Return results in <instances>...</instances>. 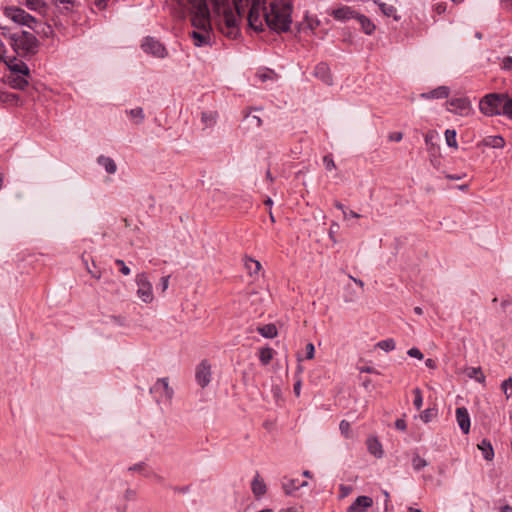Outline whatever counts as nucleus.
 <instances>
[{
    "instance_id": "nucleus-1",
    "label": "nucleus",
    "mask_w": 512,
    "mask_h": 512,
    "mask_svg": "<svg viewBox=\"0 0 512 512\" xmlns=\"http://www.w3.org/2000/svg\"><path fill=\"white\" fill-rule=\"evenodd\" d=\"M236 14L226 10L218 23L219 31L230 39L239 33L238 18L248 8V24L255 31H263L264 24L277 32H287L292 23V5L290 0H233Z\"/></svg>"
},
{
    "instance_id": "nucleus-2",
    "label": "nucleus",
    "mask_w": 512,
    "mask_h": 512,
    "mask_svg": "<svg viewBox=\"0 0 512 512\" xmlns=\"http://www.w3.org/2000/svg\"><path fill=\"white\" fill-rule=\"evenodd\" d=\"M479 110L487 117L504 116L512 121V98L506 93H489L479 101Z\"/></svg>"
},
{
    "instance_id": "nucleus-3",
    "label": "nucleus",
    "mask_w": 512,
    "mask_h": 512,
    "mask_svg": "<svg viewBox=\"0 0 512 512\" xmlns=\"http://www.w3.org/2000/svg\"><path fill=\"white\" fill-rule=\"evenodd\" d=\"M8 40L18 55H34L38 51L39 41L34 34L28 31L22 30L15 34H9Z\"/></svg>"
},
{
    "instance_id": "nucleus-4",
    "label": "nucleus",
    "mask_w": 512,
    "mask_h": 512,
    "mask_svg": "<svg viewBox=\"0 0 512 512\" xmlns=\"http://www.w3.org/2000/svg\"><path fill=\"white\" fill-rule=\"evenodd\" d=\"M191 14V24L195 30H211L210 11L205 0H195Z\"/></svg>"
},
{
    "instance_id": "nucleus-5",
    "label": "nucleus",
    "mask_w": 512,
    "mask_h": 512,
    "mask_svg": "<svg viewBox=\"0 0 512 512\" xmlns=\"http://www.w3.org/2000/svg\"><path fill=\"white\" fill-rule=\"evenodd\" d=\"M141 48L145 53L157 58H165L168 54L165 46L159 40L151 36H147L143 39Z\"/></svg>"
},
{
    "instance_id": "nucleus-6",
    "label": "nucleus",
    "mask_w": 512,
    "mask_h": 512,
    "mask_svg": "<svg viewBox=\"0 0 512 512\" xmlns=\"http://www.w3.org/2000/svg\"><path fill=\"white\" fill-rule=\"evenodd\" d=\"M136 284L138 286L137 295L145 303L153 300L152 284L150 283L146 273L142 272L136 276Z\"/></svg>"
},
{
    "instance_id": "nucleus-7",
    "label": "nucleus",
    "mask_w": 512,
    "mask_h": 512,
    "mask_svg": "<svg viewBox=\"0 0 512 512\" xmlns=\"http://www.w3.org/2000/svg\"><path fill=\"white\" fill-rule=\"evenodd\" d=\"M5 14L15 23L27 26L29 28H33V23H36V19L21 8H6Z\"/></svg>"
},
{
    "instance_id": "nucleus-8",
    "label": "nucleus",
    "mask_w": 512,
    "mask_h": 512,
    "mask_svg": "<svg viewBox=\"0 0 512 512\" xmlns=\"http://www.w3.org/2000/svg\"><path fill=\"white\" fill-rule=\"evenodd\" d=\"M211 365L207 360H202L196 367L195 380L197 384L205 388L211 381Z\"/></svg>"
},
{
    "instance_id": "nucleus-9",
    "label": "nucleus",
    "mask_w": 512,
    "mask_h": 512,
    "mask_svg": "<svg viewBox=\"0 0 512 512\" xmlns=\"http://www.w3.org/2000/svg\"><path fill=\"white\" fill-rule=\"evenodd\" d=\"M448 111L465 114L470 109V101L467 98H454L447 101Z\"/></svg>"
},
{
    "instance_id": "nucleus-10",
    "label": "nucleus",
    "mask_w": 512,
    "mask_h": 512,
    "mask_svg": "<svg viewBox=\"0 0 512 512\" xmlns=\"http://www.w3.org/2000/svg\"><path fill=\"white\" fill-rule=\"evenodd\" d=\"M358 12L353 10L351 7L348 6H341L337 9H333L330 13V15L338 20V21H347L350 19H355Z\"/></svg>"
},
{
    "instance_id": "nucleus-11",
    "label": "nucleus",
    "mask_w": 512,
    "mask_h": 512,
    "mask_svg": "<svg viewBox=\"0 0 512 512\" xmlns=\"http://www.w3.org/2000/svg\"><path fill=\"white\" fill-rule=\"evenodd\" d=\"M373 505V500L368 496H358L348 507L347 512H366Z\"/></svg>"
},
{
    "instance_id": "nucleus-12",
    "label": "nucleus",
    "mask_w": 512,
    "mask_h": 512,
    "mask_svg": "<svg viewBox=\"0 0 512 512\" xmlns=\"http://www.w3.org/2000/svg\"><path fill=\"white\" fill-rule=\"evenodd\" d=\"M456 420L463 434H468L470 431V416L465 407L456 409Z\"/></svg>"
},
{
    "instance_id": "nucleus-13",
    "label": "nucleus",
    "mask_w": 512,
    "mask_h": 512,
    "mask_svg": "<svg viewBox=\"0 0 512 512\" xmlns=\"http://www.w3.org/2000/svg\"><path fill=\"white\" fill-rule=\"evenodd\" d=\"M211 30H193L189 33L196 47H202L210 44Z\"/></svg>"
},
{
    "instance_id": "nucleus-14",
    "label": "nucleus",
    "mask_w": 512,
    "mask_h": 512,
    "mask_svg": "<svg viewBox=\"0 0 512 512\" xmlns=\"http://www.w3.org/2000/svg\"><path fill=\"white\" fill-rule=\"evenodd\" d=\"M314 75L315 77L319 78L322 82H324L327 85L332 84V76L330 73V68L328 64L321 62L316 65L314 69Z\"/></svg>"
},
{
    "instance_id": "nucleus-15",
    "label": "nucleus",
    "mask_w": 512,
    "mask_h": 512,
    "mask_svg": "<svg viewBox=\"0 0 512 512\" xmlns=\"http://www.w3.org/2000/svg\"><path fill=\"white\" fill-rule=\"evenodd\" d=\"M478 147H491L494 149H502L505 146V139L500 135H490L485 137L477 144Z\"/></svg>"
},
{
    "instance_id": "nucleus-16",
    "label": "nucleus",
    "mask_w": 512,
    "mask_h": 512,
    "mask_svg": "<svg viewBox=\"0 0 512 512\" xmlns=\"http://www.w3.org/2000/svg\"><path fill=\"white\" fill-rule=\"evenodd\" d=\"M162 391L167 399H171L173 396V389L169 387L168 378H159L154 386L150 389V392Z\"/></svg>"
},
{
    "instance_id": "nucleus-17",
    "label": "nucleus",
    "mask_w": 512,
    "mask_h": 512,
    "mask_svg": "<svg viewBox=\"0 0 512 512\" xmlns=\"http://www.w3.org/2000/svg\"><path fill=\"white\" fill-rule=\"evenodd\" d=\"M449 92L447 86H439L429 92L422 93L421 97L425 99H444L448 97Z\"/></svg>"
},
{
    "instance_id": "nucleus-18",
    "label": "nucleus",
    "mask_w": 512,
    "mask_h": 512,
    "mask_svg": "<svg viewBox=\"0 0 512 512\" xmlns=\"http://www.w3.org/2000/svg\"><path fill=\"white\" fill-rule=\"evenodd\" d=\"M366 444L370 454L376 458H381L383 456L382 444L377 437H369L366 441Z\"/></svg>"
},
{
    "instance_id": "nucleus-19",
    "label": "nucleus",
    "mask_w": 512,
    "mask_h": 512,
    "mask_svg": "<svg viewBox=\"0 0 512 512\" xmlns=\"http://www.w3.org/2000/svg\"><path fill=\"white\" fill-rule=\"evenodd\" d=\"M308 483L306 481L300 482L298 479H288L282 483V488L284 489L287 495H291L295 491L299 490L301 487L306 486Z\"/></svg>"
},
{
    "instance_id": "nucleus-20",
    "label": "nucleus",
    "mask_w": 512,
    "mask_h": 512,
    "mask_svg": "<svg viewBox=\"0 0 512 512\" xmlns=\"http://www.w3.org/2000/svg\"><path fill=\"white\" fill-rule=\"evenodd\" d=\"M266 484L260 478L259 474L253 478L251 483V490L256 498L262 497L266 493Z\"/></svg>"
},
{
    "instance_id": "nucleus-21",
    "label": "nucleus",
    "mask_w": 512,
    "mask_h": 512,
    "mask_svg": "<svg viewBox=\"0 0 512 512\" xmlns=\"http://www.w3.org/2000/svg\"><path fill=\"white\" fill-rule=\"evenodd\" d=\"M97 163L100 166H102L108 174H115L117 171V165H116L115 161L108 156H104V155L98 156Z\"/></svg>"
},
{
    "instance_id": "nucleus-22",
    "label": "nucleus",
    "mask_w": 512,
    "mask_h": 512,
    "mask_svg": "<svg viewBox=\"0 0 512 512\" xmlns=\"http://www.w3.org/2000/svg\"><path fill=\"white\" fill-rule=\"evenodd\" d=\"M355 19L358 21L362 31L365 34L371 35L374 32L376 27L368 17L358 13Z\"/></svg>"
},
{
    "instance_id": "nucleus-23",
    "label": "nucleus",
    "mask_w": 512,
    "mask_h": 512,
    "mask_svg": "<svg viewBox=\"0 0 512 512\" xmlns=\"http://www.w3.org/2000/svg\"><path fill=\"white\" fill-rule=\"evenodd\" d=\"M258 333L267 339H273L278 335V330L275 324L269 323L262 326L257 327Z\"/></svg>"
},
{
    "instance_id": "nucleus-24",
    "label": "nucleus",
    "mask_w": 512,
    "mask_h": 512,
    "mask_svg": "<svg viewBox=\"0 0 512 512\" xmlns=\"http://www.w3.org/2000/svg\"><path fill=\"white\" fill-rule=\"evenodd\" d=\"M478 448L479 450L482 452V456L485 460L487 461H491L494 457V450H493V447L491 445V442L487 439H483L479 444H478Z\"/></svg>"
},
{
    "instance_id": "nucleus-25",
    "label": "nucleus",
    "mask_w": 512,
    "mask_h": 512,
    "mask_svg": "<svg viewBox=\"0 0 512 512\" xmlns=\"http://www.w3.org/2000/svg\"><path fill=\"white\" fill-rule=\"evenodd\" d=\"M8 67L11 72L21 74L23 76H28L30 73L29 67L23 61H19L17 63L8 64Z\"/></svg>"
},
{
    "instance_id": "nucleus-26",
    "label": "nucleus",
    "mask_w": 512,
    "mask_h": 512,
    "mask_svg": "<svg viewBox=\"0 0 512 512\" xmlns=\"http://www.w3.org/2000/svg\"><path fill=\"white\" fill-rule=\"evenodd\" d=\"M274 356V350L270 347L261 348L259 351V360L262 365H268Z\"/></svg>"
},
{
    "instance_id": "nucleus-27",
    "label": "nucleus",
    "mask_w": 512,
    "mask_h": 512,
    "mask_svg": "<svg viewBox=\"0 0 512 512\" xmlns=\"http://www.w3.org/2000/svg\"><path fill=\"white\" fill-rule=\"evenodd\" d=\"M12 87L13 88H16V89H19V90H24L27 86H28V80L26 79V76H23L21 74L17 75L16 77H14L12 79Z\"/></svg>"
},
{
    "instance_id": "nucleus-28",
    "label": "nucleus",
    "mask_w": 512,
    "mask_h": 512,
    "mask_svg": "<svg viewBox=\"0 0 512 512\" xmlns=\"http://www.w3.org/2000/svg\"><path fill=\"white\" fill-rule=\"evenodd\" d=\"M245 267L248 270L249 274L253 275L259 272L261 264L259 261L249 258L245 261Z\"/></svg>"
},
{
    "instance_id": "nucleus-29",
    "label": "nucleus",
    "mask_w": 512,
    "mask_h": 512,
    "mask_svg": "<svg viewBox=\"0 0 512 512\" xmlns=\"http://www.w3.org/2000/svg\"><path fill=\"white\" fill-rule=\"evenodd\" d=\"M128 471L138 472L145 477H149L151 474L147 470V465L145 462L136 463L128 468Z\"/></svg>"
},
{
    "instance_id": "nucleus-30",
    "label": "nucleus",
    "mask_w": 512,
    "mask_h": 512,
    "mask_svg": "<svg viewBox=\"0 0 512 512\" xmlns=\"http://www.w3.org/2000/svg\"><path fill=\"white\" fill-rule=\"evenodd\" d=\"M456 131L455 130H451V129H447L445 131V140H446V144L449 146V147H452V148H457V140H456Z\"/></svg>"
},
{
    "instance_id": "nucleus-31",
    "label": "nucleus",
    "mask_w": 512,
    "mask_h": 512,
    "mask_svg": "<svg viewBox=\"0 0 512 512\" xmlns=\"http://www.w3.org/2000/svg\"><path fill=\"white\" fill-rule=\"evenodd\" d=\"M437 415V410L434 408H427L420 414V419L424 423H429Z\"/></svg>"
},
{
    "instance_id": "nucleus-32",
    "label": "nucleus",
    "mask_w": 512,
    "mask_h": 512,
    "mask_svg": "<svg viewBox=\"0 0 512 512\" xmlns=\"http://www.w3.org/2000/svg\"><path fill=\"white\" fill-rule=\"evenodd\" d=\"M377 347H379L380 349H382L386 352H390L395 349L396 344L393 339L389 338V339L379 341L377 343Z\"/></svg>"
},
{
    "instance_id": "nucleus-33",
    "label": "nucleus",
    "mask_w": 512,
    "mask_h": 512,
    "mask_svg": "<svg viewBox=\"0 0 512 512\" xmlns=\"http://www.w3.org/2000/svg\"><path fill=\"white\" fill-rule=\"evenodd\" d=\"M428 465L427 461L420 457L419 455H415L412 458V467L415 471H420L424 467Z\"/></svg>"
},
{
    "instance_id": "nucleus-34",
    "label": "nucleus",
    "mask_w": 512,
    "mask_h": 512,
    "mask_svg": "<svg viewBox=\"0 0 512 512\" xmlns=\"http://www.w3.org/2000/svg\"><path fill=\"white\" fill-rule=\"evenodd\" d=\"M413 394H414L413 405L417 410H420L423 405L422 391L420 390V388L417 387V388L413 389Z\"/></svg>"
},
{
    "instance_id": "nucleus-35",
    "label": "nucleus",
    "mask_w": 512,
    "mask_h": 512,
    "mask_svg": "<svg viewBox=\"0 0 512 512\" xmlns=\"http://www.w3.org/2000/svg\"><path fill=\"white\" fill-rule=\"evenodd\" d=\"M201 120L205 126H213L216 123V114L212 112H203Z\"/></svg>"
},
{
    "instance_id": "nucleus-36",
    "label": "nucleus",
    "mask_w": 512,
    "mask_h": 512,
    "mask_svg": "<svg viewBox=\"0 0 512 512\" xmlns=\"http://www.w3.org/2000/svg\"><path fill=\"white\" fill-rule=\"evenodd\" d=\"M128 113L131 118L137 119V123H142L145 118L144 111L141 107L131 109Z\"/></svg>"
},
{
    "instance_id": "nucleus-37",
    "label": "nucleus",
    "mask_w": 512,
    "mask_h": 512,
    "mask_svg": "<svg viewBox=\"0 0 512 512\" xmlns=\"http://www.w3.org/2000/svg\"><path fill=\"white\" fill-rule=\"evenodd\" d=\"M26 6L31 10H40L45 7L43 0H25Z\"/></svg>"
},
{
    "instance_id": "nucleus-38",
    "label": "nucleus",
    "mask_w": 512,
    "mask_h": 512,
    "mask_svg": "<svg viewBox=\"0 0 512 512\" xmlns=\"http://www.w3.org/2000/svg\"><path fill=\"white\" fill-rule=\"evenodd\" d=\"M339 429H340V432L341 434L345 437V438H350V430H351V426H350V423L346 420H342L339 424Z\"/></svg>"
},
{
    "instance_id": "nucleus-39",
    "label": "nucleus",
    "mask_w": 512,
    "mask_h": 512,
    "mask_svg": "<svg viewBox=\"0 0 512 512\" xmlns=\"http://www.w3.org/2000/svg\"><path fill=\"white\" fill-rule=\"evenodd\" d=\"M379 7H380L381 11L386 16H394V13L396 12L395 7H393L392 5H387L385 3H379Z\"/></svg>"
},
{
    "instance_id": "nucleus-40",
    "label": "nucleus",
    "mask_w": 512,
    "mask_h": 512,
    "mask_svg": "<svg viewBox=\"0 0 512 512\" xmlns=\"http://www.w3.org/2000/svg\"><path fill=\"white\" fill-rule=\"evenodd\" d=\"M63 5L64 10L70 11L71 7L78 6L79 2L78 0H58V6Z\"/></svg>"
},
{
    "instance_id": "nucleus-41",
    "label": "nucleus",
    "mask_w": 512,
    "mask_h": 512,
    "mask_svg": "<svg viewBox=\"0 0 512 512\" xmlns=\"http://www.w3.org/2000/svg\"><path fill=\"white\" fill-rule=\"evenodd\" d=\"M339 224L337 222H332L331 225H330V228H329V238L334 242L336 243V238H335V234L338 232L339 230Z\"/></svg>"
},
{
    "instance_id": "nucleus-42",
    "label": "nucleus",
    "mask_w": 512,
    "mask_h": 512,
    "mask_svg": "<svg viewBox=\"0 0 512 512\" xmlns=\"http://www.w3.org/2000/svg\"><path fill=\"white\" fill-rule=\"evenodd\" d=\"M323 164L327 170H332L336 167L331 155H325L323 157Z\"/></svg>"
},
{
    "instance_id": "nucleus-43",
    "label": "nucleus",
    "mask_w": 512,
    "mask_h": 512,
    "mask_svg": "<svg viewBox=\"0 0 512 512\" xmlns=\"http://www.w3.org/2000/svg\"><path fill=\"white\" fill-rule=\"evenodd\" d=\"M115 264L117 266H119L120 268V272L123 274V275H129L130 274V268L128 266H126L125 262L121 259H116L115 260Z\"/></svg>"
},
{
    "instance_id": "nucleus-44",
    "label": "nucleus",
    "mask_w": 512,
    "mask_h": 512,
    "mask_svg": "<svg viewBox=\"0 0 512 512\" xmlns=\"http://www.w3.org/2000/svg\"><path fill=\"white\" fill-rule=\"evenodd\" d=\"M501 68L503 70H507V71L512 70V57L511 56H506L502 59Z\"/></svg>"
},
{
    "instance_id": "nucleus-45",
    "label": "nucleus",
    "mask_w": 512,
    "mask_h": 512,
    "mask_svg": "<svg viewBox=\"0 0 512 512\" xmlns=\"http://www.w3.org/2000/svg\"><path fill=\"white\" fill-rule=\"evenodd\" d=\"M501 387H502L504 393L506 394V397L509 398L510 395L508 394V390H510L512 393V378H508V379L504 380Z\"/></svg>"
},
{
    "instance_id": "nucleus-46",
    "label": "nucleus",
    "mask_w": 512,
    "mask_h": 512,
    "mask_svg": "<svg viewBox=\"0 0 512 512\" xmlns=\"http://www.w3.org/2000/svg\"><path fill=\"white\" fill-rule=\"evenodd\" d=\"M469 376L475 377L479 382L484 381L485 378L480 368H472L471 373H469Z\"/></svg>"
},
{
    "instance_id": "nucleus-47",
    "label": "nucleus",
    "mask_w": 512,
    "mask_h": 512,
    "mask_svg": "<svg viewBox=\"0 0 512 512\" xmlns=\"http://www.w3.org/2000/svg\"><path fill=\"white\" fill-rule=\"evenodd\" d=\"M407 354L410 357L417 358L419 360H422L424 357L423 353L418 348H415V347L409 349Z\"/></svg>"
},
{
    "instance_id": "nucleus-48",
    "label": "nucleus",
    "mask_w": 512,
    "mask_h": 512,
    "mask_svg": "<svg viewBox=\"0 0 512 512\" xmlns=\"http://www.w3.org/2000/svg\"><path fill=\"white\" fill-rule=\"evenodd\" d=\"M169 279H170V276H163L161 279H160V283H159V288L161 289V292L164 293L168 286H169Z\"/></svg>"
},
{
    "instance_id": "nucleus-49",
    "label": "nucleus",
    "mask_w": 512,
    "mask_h": 512,
    "mask_svg": "<svg viewBox=\"0 0 512 512\" xmlns=\"http://www.w3.org/2000/svg\"><path fill=\"white\" fill-rule=\"evenodd\" d=\"M305 350H306V358L307 359H312L314 357V354H315V347L312 343H308L305 347Z\"/></svg>"
},
{
    "instance_id": "nucleus-50",
    "label": "nucleus",
    "mask_w": 512,
    "mask_h": 512,
    "mask_svg": "<svg viewBox=\"0 0 512 512\" xmlns=\"http://www.w3.org/2000/svg\"><path fill=\"white\" fill-rule=\"evenodd\" d=\"M447 10V5L446 3L444 2H440V3H437L435 6H434V11L437 13V14H443L445 13Z\"/></svg>"
},
{
    "instance_id": "nucleus-51",
    "label": "nucleus",
    "mask_w": 512,
    "mask_h": 512,
    "mask_svg": "<svg viewBox=\"0 0 512 512\" xmlns=\"http://www.w3.org/2000/svg\"><path fill=\"white\" fill-rule=\"evenodd\" d=\"M402 138H403L402 132H393V133H390L388 136V139L393 142H400L402 140Z\"/></svg>"
},
{
    "instance_id": "nucleus-52",
    "label": "nucleus",
    "mask_w": 512,
    "mask_h": 512,
    "mask_svg": "<svg viewBox=\"0 0 512 512\" xmlns=\"http://www.w3.org/2000/svg\"><path fill=\"white\" fill-rule=\"evenodd\" d=\"M395 427L398 430L405 431L407 428V424L404 419L400 418L395 421Z\"/></svg>"
},
{
    "instance_id": "nucleus-53",
    "label": "nucleus",
    "mask_w": 512,
    "mask_h": 512,
    "mask_svg": "<svg viewBox=\"0 0 512 512\" xmlns=\"http://www.w3.org/2000/svg\"><path fill=\"white\" fill-rule=\"evenodd\" d=\"M334 206L337 209L341 210L344 218L347 219V209L345 208V206L342 203H340L339 201H335Z\"/></svg>"
},
{
    "instance_id": "nucleus-54",
    "label": "nucleus",
    "mask_w": 512,
    "mask_h": 512,
    "mask_svg": "<svg viewBox=\"0 0 512 512\" xmlns=\"http://www.w3.org/2000/svg\"><path fill=\"white\" fill-rule=\"evenodd\" d=\"M433 139H434V132L429 131L428 133H426V135H425V143L427 145H429V144L432 145L433 144Z\"/></svg>"
},
{
    "instance_id": "nucleus-55",
    "label": "nucleus",
    "mask_w": 512,
    "mask_h": 512,
    "mask_svg": "<svg viewBox=\"0 0 512 512\" xmlns=\"http://www.w3.org/2000/svg\"><path fill=\"white\" fill-rule=\"evenodd\" d=\"M360 372L361 373H378L373 367L371 366H363V367H360Z\"/></svg>"
},
{
    "instance_id": "nucleus-56",
    "label": "nucleus",
    "mask_w": 512,
    "mask_h": 512,
    "mask_svg": "<svg viewBox=\"0 0 512 512\" xmlns=\"http://www.w3.org/2000/svg\"><path fill=\"white\" fill-rule=\"evenodd\" d=\"M136 496V492L134 490H131V489H127L126 492H125V498L127 500H133Z\"/></svg>"
},
{
    "instance_id": "nucleus-57",
    "label": "nucleus",
    "mask_w": 512,
    "mask_h": 512,
    "mask_svg": "<svg viewBox=\"0 0 512 512\" xmlns=\"http://www.w3.org/2000/svg\"><path fill=\"white\" fill-rule=\"evenodd\" d=\"M425 365H426V367H428L430 369H435L436 368V362L433 359H430V358L426 359Z\"/></svg>"
},
{
    "instance_id": "nucleus-58",
    "label": "nucleus",
    "mask_w": 512,
    "mask_h": 512,
    "mask_svg": "<svg viewBox=\"0 0 512 512\" xmlns=\"http://www.w3.org/2000/svg\"><path fill=\"white\" fill-rule=\"evenodd\" d=\"M294 393L299 396L301 391V381H297L293 386Z\"/></svg>"
},
{
    "instance_id": "nucleus-59",
    "label": "nucleus",
    "mask_w": 512,
    "mask_h": 512,
    "mask_svg": "<svg viewBox=\"0 0 512 512\" xmlns=\"http://www.w3.org/2000/svg\"><path fill=\"white\" fill-rule=\"evenodd\" d=\"M174 491L175 492H178V493H186L189 491V486H184V487H175L174 488Z\"/></svg>"
},
{
    "instance_id": "nucleus-60",
    "label": "nucleus",
    "mask_w": 512,
    "mask_h": 512,
    "mask_svg": "<svg viewBox=\"0 0 512 512\" xmlns=\"http://www.w3.org/2000/svg\"><path fill=\"white\" fill-rule=\"evenodd\" d=\"M349 217H352V218H360V214L354 212L353 210H347V218Z\"/></svg>"
},
{
    "instance_id": "nucleus-61",
    "label": "nucleus",
    "mask_w": 512,
    "mask_h": 512,
    "mask_svg": "<svg viewBox=\"0 0 512 512\" xmlns=\"http://www.w3.org/2000/svg\"><path fill=\"white\" fill-rule=\"evenodd\" d=\"M501 512H512V506L510 505H503L500 507Z\"/></svg>"
},
{
    "instance_id": "nucleus-62",
    "label": "nucleus",
    "mask_w": 512,
    "mask_h": 512,
    "mask_svg": "<svg viewBox=\"0 0 512 512\" xmlns=\"http://www.w3.org/2000/svg\"><path fill=\"white\" fill-rule=\"evenodd\" d=\"M95 3L98 7L103 8L106 5V0H95Z\"/></svg>"
},
{
    "instance_id": "nucleus-63",
    "label": "nucleus",
    "mask_w": 512,
    "mask_h": 512,
    "mask_svg": "<svg viewBox=\"0 0 512 512\" xmlns=\"http://www.w3.org/2000/svg\"><path fill=\"white\" fill-rule=\"evenodd\" d=\"M446 178H447V179H450V180H459V179H461L462 177H461V176H458V175L447 174V175H446Z\"/></svg>"
},
{
    "instance_id": "nucleus-64",
    "label": "nucleus",
    "mask_w": 512,
    "mask_h": 512,
    "mask_svg": "<svg viewBox=\"0 0 512 512\" xmlns=\"http://www.w3.org/2000/svg\"><path fill=\"white\" fill-rule=\"evenodd\" d=\"M259 78L261 79V81H266L268 78H270V76L267 74V73H263V74H259Z\"/></svg>"
}]
</instances>
